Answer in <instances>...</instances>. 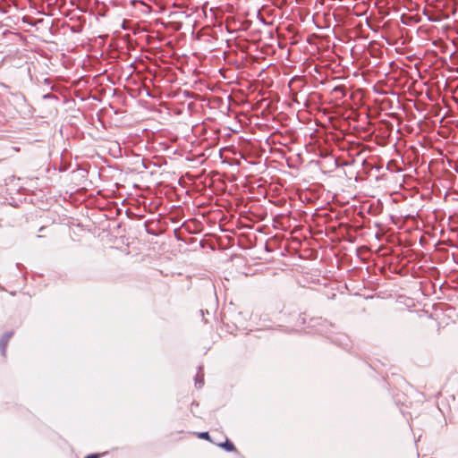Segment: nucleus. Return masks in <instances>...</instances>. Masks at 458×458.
<instances>
[{
    "label": "nucleus",
    "instance_id": "obj_1",
    "mask_svg": "<svg viewBox=\"0 0 458 458\" xmlns=\"http://www.w3.org/2000/svg\"><path fill=\"white\" fill-rule=\"evenodd\" d=\"M12 334H6L4 335L1 340H0V348H1V351H2V353L4 355L5 353V348L7 346V343H8V340L10 339Z\"/></svg>",
    "mask_w": 458,
    "mask_h": 458
},
{
    "label": "nucleus",
    "instance_id": "obj_2",
    "mask_svg": "<svg viewBox=\"0 0 458 458\" xmlns=\"http://www.w3.org/2000/svg\"><path fill=\"white\" fill-rule=\"evenodd\" d=\"M224 448H225L227 451H233L234 445L233 443L226 441L225 443L221 445Z\"/></svg>",
    "mask_w": 458,
    "mask_h": 458
},
{
    "label": "nucleus",
    "instance_id": "obj_5",
    "mask_svg": "<svg viewBox=\"0 0 458 458\" xmlns=\"http://www.w3.org/2000/svg\"><path fill=\"white\" fill-rule=\"evenodd\" d=\"M85 458H98V455L97 454H91V455H88Z\"/></svg>",
    "mask_w": 458,
    "mask_h": 458
},
{
    "label": "nucleus",
    "instance_id": "obj_4",
    "mask_svg": "<svg viewBox=\"0 0 458 458\" xmlns=\"http://www.w3.org/2000/svg\"><path fill=\"white\" fill-rule=\"evenodd\" d=\"M199 436L200 438H204V439H208L209 438V435H208V432H201V433H199Z\"/></svg>",
    "mask_w": 458,
    "mask_h": 458
},
{
    "label": "nucleus",
    "instance_id": "obj_3",
    "mask_svg": "<svg viewBox=\"0 0 458 458\" xmlns=\"http://www.w3.org/2000/svg\"><path fill=\"white\" fill-rule=\"evenodd\" d=\"M196 384H199V386L203 385V375L198 374L196 377Z\"/></svg>",
    "mask_w": 458,
    "mask_h": 458
}]
</instances>
